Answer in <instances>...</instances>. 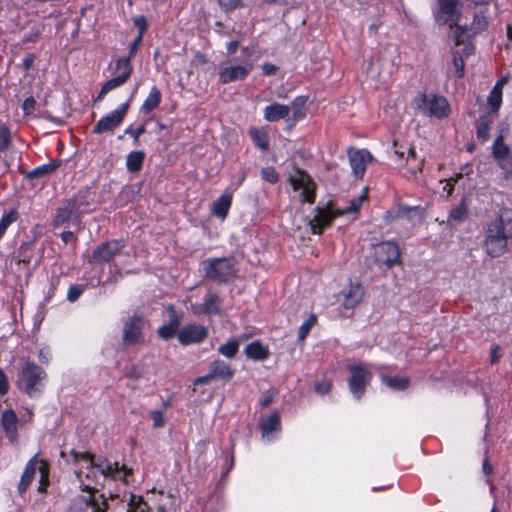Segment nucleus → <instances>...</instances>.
<instances>
[{"instance_id":"1","label":"nucleus","mask_w":512,"mask_h":512,"mask_svg":"<svg viewBox=\"0 0 512 512\" xmlns=\"http://www.w3.org/2000/svg\"><path fill=\"white\" fill-rule=\"evenodd\" d=\"M512 238V210L502 208L499 216L488 226L485 237L486 252L491 257H500L507 251Z\"/></svg>"},{"instance_id":"2","label":"nucleus","mask_w":512,"mask_h":512,"mask_svg":"<svg viewBox=\"0 0 512 512\" xmlns=\"http://www.w3.org/2000/svg\"><path fill=\"white\" fill-rule=\"evenodd\" d=\"M46 378L47 374L42 367L34 362L25 361L18 374L16 385L30 398H34L41 395Z\"/></svg>"},{"instance_id":"3","label":"nucleus","mask_w":512,"mask_h":512,"mask_svg":"<svg viewBox=\"0 0 512 512\" xmlns=\"http://www.w3.org/2000/svg\"><path fill=\"white\" fill-rule=\"evenodd\" d=\"M366 198V192H364L353 199L348 207L337 211H332L329 205L317 207L316 214L309 222L312 233L321 234L323 229L329 226L333 219L339 215L357 212Z\"/></svg>"},{"instance_id":"4","label":"nucleus","mask_w":512,"mask_h":512,"mask_svg":"<svg viewBox=\"0 0 512 512\" xmlns=\"http://www.w3.org/2000/svg\"><path fill=\"white\" fill-rule=\"evenodd\" d=\"M412 106L425 116L439 119L447 117L450 112L449 103L446 98L435 94L419 93L413 98Z\"/></svg>"},{"instance_id":"5","label":"nucleus","mask_w":512,"mask_h":512,"mask_svg":"<svg viewBox=\"0 0 512 512\" xmlns=\"http://www.w3.org/2000/svg\"><path fill=\"white\" fill-rule=\"evenodd\" d=\"M204 277L219 283H225L236 274L232 258H210L201 263Z\"/></svg>"},{"instance_id":"6","label":"nucleus","mask_w":512,"mask_h":512,"mask_svg":"<svg viewBox=\"0 0 512 512\" xmlns=\"http://www.w3.org/2000/svg\"><path fill=\"white\" fill-rule=\"evenodd\" d=\"M372 257L379 268L390 269L400 263V250L392 241H385L372 246Z\"/></svg>"},{"instance_id":"7","label":"nucleus","mask_w":512,"mask_h":512,"mask_svg":"<svg viewBox=\"0 0 512 512\" xmlns=\"http://www.w3.org/2000/svg\"><path fill=\"white\" fill-rule=\"evenodd\" d=\"M125 247L122 240H110L98 245L88 258L91 265L103 264L112 261Z\"/></svg>"},{"instance_id":"8","label":"nucleus","mask_w":512,"mask_h":512,"mask_svg":"<svg viewBox=\"0 0 512 512\" xmlns=\"http://www.w3.org/2000/svg\"><path fill=\"white\" fill-rule=\"evenodd\" d=\"M439 10L436 14V21L440 25L448 24L450 28L457 26L461 20V12L458 6L461 4L458 0H438Z\"/></svg>"},{"instance_id":"9","label":"nucleus","mask_w":512,"mask_h":512,"mask_svg":"<svg viewBox=\"0 0 512 512\" xmlns=\"http://www.w3.org/2000/svg\"><path fill=\"white\" fill-rule=\"evenodd\" d=\"M70 454L72 455L75 463L80 460H85L89 463V467L98 468L104 476H110L116 479L118 478V474L121 470L125 471L126 475L130 473L125 466L120 467L118 462H115L114 464H107L106 466H103V463H95L94 455L89 452H77L75 450H71Z\"/></svg>"},{"instance_id":"10","label":"nucleus","mask_w":512,"mask_h":512,"mask_svg":"<svg viewBox=\"0 0 512 512\" xmlns=\"http://www.w3.org/2000/svg\"><path fill=\"white\" fill-rule=\"evenodd\" d=\"M130 100L123 103L119 108L110 114L102 117L93 127V133L101 134L107 131H112L117 128L123 121L129 108Z\"/></svg>"},{"instance_id":"11","label":"nucleus","mask_w":512,"mask_h":512,"mask_svg":"<svg viewBox=\"0 0 512 512\" xmlns=\"http://www.w3.org/2000/svg\"><path fill=\"white\" fill-rule=\"evenodd\" d=\"M351 376L348 384L350 392L357 399H360L365 393L367 384L369 383L372 374L366 370L362 365L350 367Z\"/></svg>"},{"instance_id":"12","label":"nucleus","mask_w":512,"mask_h":512,"mask_svg":"<svg viewBox=\"0 0 512 512\" xmlns=\"http://www.w3.org/2000/svg\"><path fill=\"white\" fill-rule=\"evenodd\" d=\"M144 319L141 315L134 313L124 321L122 341L125 346L136 344L142 337Z\"/></svg>"},{"instance_id":"13","label":"nucleus","mask_w":512,"mask_h":512,"mask_svg":"<svg viewBox=\"0 0 512 512\" xmlns=\"http://www.w3.org/2000/svg\"><path fill=\"white\" fill-rule=\"evenodd\" d=\"M290 183L294 190L302 189L300 197L303 201L313 203L315 199L314 183L311 177L304 171L296 170L294 175L290 176Z\"/></svg>"},{"instance_id":"14","label":"nucleus","mask_w":512,"mask_h":512,"mask_svg":"<svg viewBox=\"0 0 512 512\" xmlns=\"http://www.w3.org/2000/svg\"><path fill=\"white\" fill-rule=\"evenodd\" d=\"M207 336V329L204 326L196 323L184 326L177 333L179 343L185 346L201 343L207 338Z\"/></svg>"},{"instance_id":"15","label":"nucleus","mask_w":512,"mask_h":512,"mask_svg":"<svg viewBox=\"0 0 512 512\" xmlns=\"http://www.w3.org/2000/svg\"><path fill=\"white\" fill-rule=\"evenodd\" d=\"M84 213H87V209H82L78 200L68 199L65 201L63 206L57 208L53 219V225L55 227L61 226L68 221L72 215L79 218Z\"/></svg>"},{"instance_id":"16","label":"nucleus","mask_w":512,"mask_h":512,"mask_svg":"<svg viewBox=\"0 0 512 512\" xmlns=\"http://www.w3.org/2000/svg\"><path fill=\"white\" fill-rule=\"evenodd\" d=\"M348 157L353 174L357 178H362L365 173L366 166L373 160V156L366 149L349 148Z\"/></svg>"},{"instance_id":"17","label":"nucleus","mask_w":512,"mask_h":512,"mask_svg":"<svg viewBox=\"0 0 512 512\" xmlns=\"http://www.w3.org/2000/svg\"><path fill=\"white\" fill-rule=\"evenodd\" d=\"M253 66L251 63H245L243 65H229L222 67L219 70V82L227 84L233 81L244 80L249 73L252 71Z\"/></svg>"},{"instance_id":"18","label":"nucleus","mask_w":512,"mask_h":512,"mask_svg":"<svg viewBox=\"0 0 512 512\" xmlns=\"http://www.w3.org/2000/svg\"><path fill=\"white\" fill-rule=\"evenodd\" d=\"M42 461L43 460L38 458V454H36L27 463L18 485V493L20 495H23L32 483L36 471L38 470V467L41 465Z\"/></svg>"},{"instance_id":"19","label":"nucleus","mask_w":512,"mask_h":512,"mask_svg":"<svg viewBox=\"0 0 512 512\" xmlns=\"http://www.w3.org/2000/svg\"><path fill=\"white\" fill-rule=\"evenodd\" d=\"M169 321L168 323L162 325L158 329V335L160 338L164 340L171 339L176 333H178V328L181 324V315H179L173 306H169Z\"/></svg>"},{"instance_id":"20","label":"nucleus","mask_w":512,"mask_h":512,"mask_svg":"<svg viewBox=\"0 0 512 512\" xmlns=\"http://www.w3.org/2000/svg\"><path fill=\"white\" fill-rule=\"evenodd\" d=\"M306 102L307 98L304 96H298L291 102L289 105L291 116H289L286 120L288 129L293 128L297 121L305 117Z\"/></svg>"},{"instance_id":"21","label":"nucleus","mask_w":512,"mask_h":512,"mask_svg":"<svg viewBox=\"0 0 512 512\" xmlns=\"http://www.w3.org/2000/svg\"><path fill=\"white\" fill-rule=\"evenodd\" d=\"M17 416L12 409L5 410L1 416V425L5 431L6 436L11 442L16 441L17 438Z\"/></svg>"},{"instance_id":"22","label":"nucleus","mask_w":512,"mask_h":512,"mask_svg":"<svg viewBox=\"0 0 512 512\" xmlns=\"http://www.w3.org/2000/svg\"><path fill=\"white\" fill-rule=\"evenodd\" d=\"M290 114V106L279 103L268 105L264 109V118L268 122H277L281 119H286Z\"/></svg>"},{"instance_id":"23","label":"nucleus","mask_w":512,"mask_h":512,"mask_svg":"<svg viewBox=\"0 0 512 512\" xmlns=\"http://www.w3.org/2000/svg\"><path fill=\"white\" fill-rule=\"evenodd\" d=\"M343 305L347 309L354 308L357 306L363 299L364 289L359 284H350L347 291L344 292Z\"/></svg>"},{"instance_id":"24","label":"nucleus","mask_w":512,"mask_h":512,"mask_svg":"<svg viewBox=\"0 0 512 512\" xmlns=\"http://www.w3.org/2000/svg\"><path fill=\"white\" fill-rule=\"evenodd\" d=\"M209 371L213 378H218L226 382L230 381L234 375V371L231 369L230 365L219 359L210 363Z\"/></svg>"},{"instance_id":"25","label":"nucleus","mask_w":512,"mask_h":512,"mask_svg":"<svg viewBox=\"0 0 512 512\" xmlns=\"http://www.w3.org/2000/svg\"><path fill=\"white\" fill-rule=\"evenodd\" d=\"M81 489L82 491L88 492L90 494L89 498L87 499V505L93 508L92 512H106L108 504L107 499L103 494L99 495L97 498L95 496L97 489L89 485H82Z\"/></svg>"},{"instance_id":"26","label":"nucleus","mask_w":512,"mask_h":512,"mask_svg":"<svg viewBox=\"0 0 512 512\" xmlns=\"http://www.w3.org/2000/svg\"><path fill=\"white\" fill-rule=\"evenodd\" d=\"M60 166V161L51 160L49 163L38 166L31 171L25 172L27 179H41L52 175Z\"/></svg>"},{"instance_id":"27","label":"nucleus","mask_w":512,"mask_h":512,"mask_svg":"<svg viewBox=\"0 0 512 512\" xmlns=\"http://www.w3.org/2000/svg\"><path fill=\"white\" fill-rule=\"evenodd\" d=\"M492 156L497 161L498 165L512 158L510 156V148L505 144L503 135H499L495 139L492 147Z\"/></svg>"},{"instance_id":"28","label":"nucleus","mask_w":512,"mask_h":512,"mask_svg":"<svg viewBox=\"0 0 512 512\" xmlns=\"http://www.w3.org/2000/svg\"><path fill=\"white\" fill-rule=\"evenodd\" d=\"M244 353L247 358L254 361H263L269 356V350L267 347L263 346L260 341H253L252 343H249L245 347Z\"/></svg>"},{"instance_id":"29","label":"nucleus","mask_w":512,"mask_h":512,"mask_svg":"<svg viewBox=\"0 0 512 512\" xmlns=\"http://www.w3.org/2000/svg\"><path fill=\"white\" fill-rule=\"evenodd\" d=\"M145 153L143 151H132L126 157V167L130 173H138L143 166Z\"/></svg>"},{"instance_id":"30","label":"nucleus","mask_w":512,"mask_h":512,"mask_svg":"<svg viewBox=\"0 0 512 512\" xmlns=\"http://www.w3.org/2000/svg\"><path fill=\"white\" fill-rule=\"evenodd\" d=\"M232 197L229 194L221 195L214 203H213V214L217 217L224 219L229 211L231 206Z\"/></svg>"},{"instance_id":"31","label":"nucleus","mask_w":512,"mask_h":512,"mask_svg":"<svg viewBox=\"0 0 512 512\" xmlns=\"http://www.w3.org/2000/svg\"><path fill=\"white\" fill-rule=\"evenodd\" d=\"M129 78H127V74H120L110 80H108L101 88L96 101L102 100L103 97L109 93L110 91L122 86L127 82Z\"/></svg>"},{"instance_id":"32","label":"nucleus","mask_w":512,"mask_h":512,"mask_svg":"<svg viewBox=\"0 0 512 512\" xmlns=\"http://www.w3.org/2000/svg\"><path fill=\"white\" fill-rule=\"evenodd\" d=\"M160 101L161 92L156 86H153L150 90L149 95L147 96V98L145 99L144 103L141 106V111L145 114L150 113L152 110L158 107Z\"/></svg>"},{"instance_id":"33","label":"nucleus","mask_w":512,"mask_h":512,"mask_svg":"<svg viewBox=\"0 0 512 512\" xmlns=\"http://www.w3.org/2000/svg\"><path fill=\"white\" fill-rule=\"evenodd\" d=\"M281 429L280 417L277 412L272 413L265 421L261 423L262 436H267L272 432Z\"/></svg>"},{"instance_id":"34","label":"nucleus","mask_w":512,"mask_h":512,"mask_svg":"<svg viewBox=\"0 0 512 512\" xmlns=\"http://www.w3.org/2000/svg\"><path fill=\"white\" fill-rule=\"evenodd\" d=\"M491 123L492 121L486 115L480 116L477 120L476 135L482 142H485L490 138L489 130Z\"/></svg>"},{"instance_id":"35","label":"nucleus","mask_w":512,"mask_h":512,"mask_svg":"<svg viewBox=\"0 0 512 512\" xmlns=\"http://www.w3.org/2000/svg\"><path fill=\"white\" fill-rule=\"evenodd\" d=\"M239 346L240 342L237 339H231L219 346L218 352L228 359H233L239 351Z\"/></svg>"},{"instance_id":"36","label":"nucleus","mask_w":512,"mask_h":512,"mask_svg":"<svg viewBox=\"0 0 512 512\" xmlns=\"http://www.w3.org/2000/svg\"><path fill=\"white\" fill-rule=\"evenodd\" d=\"M502 94L503 92L498 89V87H493L489 93L487 98V104L490 109V113L496 114L498 113L501 104H502Z\"/></svg>"},{"instance_id":"37","label":"nucleus","mask_w":512,"mask_h":512,"mask_svg":"<svg viewBox=\"0 0 512 512\" xmlns=\"http://www.w3.org/2000/svg\"><path fill=\"white\" fill-rule=\"evenodd\" d=\"M250 135L255 145L261 150H268L269 148V138L266 132L259 129H252L250 131Z\"/></svg>"},{"instance_id":"38","label":"nucleus","mask_w":512,"mask_h":512,"mask_svg":"<svg viewBox=\"0 0 512 512\" xmlns=\"http://www.w3.org/2000/svg\"><path fill=\"white\" fill-rule=\"evenodd\" d=\"M383 382L394 390H405L409 386L407 377H383Z\"/></svg>"},{"instance_id":"39","label":"nucleus","mask_w":512,"mask_h":512,"mask_svg":"<svg viewBox=\"0 0 512 512\" xmlns=\"http://www.w3.org/2000/svg\"><path fill=\"white\" fill-rule=\"evenodd\" d=\"M38 470L40 472V480L38 486L39 493H45L46 488L49 485V466L46 461H42L41 465H39Z\"/></svg>"},{"instance_id":"40","label":"nucleus","mask_w":512,"mask_h":512,"mask_svg":"<svg viewBox=\"0 0 512 512\" xmlns=\"http://www.w3.org/2000/svg\"><path fill=\"white\" fill-rule=\"evenodd\" d=\"M454 27L455 46L465 45L469 39L468 31L470 30V28L467 25H459V23H457V26Z\"/></svg>"},{"instance_id":"41","label":"nucleus","mask_w":512,"mask_h":512,"mask_svg":"<svg viewBox=\"0 0 512 512\" xmlns=\"http://www.w3.org/2000/svg\"><path fill=\"white\" fill-rule=\"evenodd\" d=\"M203 312L206 314H217L219 312L218 296L209 294L203 302Z\"/></svg>"},{"instance_id":"42","label":"nucleus","mask_w":512,"mask_h":512,"mask_svg":"<svg viewBox=\"0 0 512 512\" xmlns=\"http://www.w3.org/2000/svg\"><path fill=\"white\" fill-rule=\"evenodd\" d=\"M452 62L457 77L462 78L464 76L465 63L463 56L459 51H454L452 53Z\"/></svg>"},{"instance_id":"43","label":"nucleus","mask_w":512,"mask_h":512,"mask_svg":"<svg viewBox=\"0 0 512 512\" xmlns=\"http://www.w3.org/2000/svg\"><path fill=\"white\" fill-rule=\"evenodd\" d=\"M316 316L310 315L308 319L300 326L298 331V339L299 341H304L307 335L309 334L311 328L316 323Z\"/></svg>"},{"instance_id":"44","label":"nucleus","mask_w":512,"mask_h":512,"mask_svg":"<svg viewBox=\"0 0 512 512\" xmlns=\"http://www.w3.org/2000/svg\"><path fill=\"white\" fill-rule=\"evenodd\" d=\"M488 25V21L486 16L483 14H475L473 17V22L471 24L470 30L473 31V34H477L483 31Z\"/></svg>"},{"instance_id":"45","label":"nucleus","mask_w":512,"mask_h":512,"mask_svg":"<svg viewBox=\"0 0 512 512\" xmlns=\"http://www.w3.org/2000/svg\"><path fill=\"white\" fill-rule=\"evenodd\" d=\"M468 209L465 205V201L463 200L459 206L451 210L450 212V218L455 221H463L467 215Z\"/></svg>"},{"instance_id":"46","label":"nucleus","mask_w":512,"mask_h":512,"mask_svg":"<svg viewBox=\"0 0 512 512\" xmlns=\"http://www.w3.org/2000/svg\"><path fill=\"white\" fill-rule=\"evenodd\" d=\"M130 57H123L116 61V70H123L121 74H127V78H130L133 71V67L130 63Z\"/></svg>"},{"instance_id":"47","label":"nucleus","mask_w":512,"mask_h":512,"mask_svg":"<svg viewBox=\"0 0 512 512\" xmlns=\"http://www.w3.org/2000/svg\"><path fill=\"white\" fill-rule=\"evenodd\" d=\"M11 143V134L9 129L1 124L0 125V151H5Z\"/></svg>"},{"instance_id":"48","label":"nucleus","mask_w":512,"mask_h":512,"mask_svg":"<svg viewBox=\"0 0 512 512\" xmlns=\"http://www.w3.org/2000/svg\"><path fill=\"white\" fill-rule=\"evenodd\" d=\"M261 176L265 181H267L271 184H275L279 180V175L273 167L263 168L261 170Z\"/></svg>"},{"instance_id":"49","label":"nucleus","mask_w":512,"mask_h":512,"mask_svg":"<svg viewBox=\"0 0 512 512\" xmlns=\"http://www.w3.org/2000/svg\"><path fill=\"white\" fill-rule=\"evenodd\" d=\"M243 0H217L219 6L224 12H231L242 6Z\"/></svg>"},{"instance_id":"50","label":"nucleus","mask_w":512,"mask_h":512,"mask_svg":"<svg viewBox=\"0 0 512 512\" xmlns=\"http://www.w3.org/2000/svg\"><path fill=\"white\" fill-rule=\"evenodd\" d=\"M18 217V212L15 209H12L9 213L2 216L0 219V226H2L4 229H7L11 223L18 219Z\"/></svg>"},{"instance_id":"51","label":"nucleus","mask_w":512,"mask_h":512,"mask_svg":"<svg viewBox=\"0 0 512 512\" xmlns=\"http://www.w3.org/2000/svg\"><path fill=\"white\" fill-rule=\"evenodd\" d=\"M146 132L145 126L142 125L138 127L137 129H134L132 126L126 128L125 134L130 135L133 137V141L135 145L139 144V138L142 134Z\"/></svg>"},{"instance_id":"52","label":"nucleus","mask_w":512,"mask_h":512,"mask_svg":"<svg viewBox=\"0 0 512 512\" xmlns=\"http://www.w3.org/2000/svg\"><path fill=\"white\" fill-rule=\"evenodd\" d=\"M150 417L153 420L154 428H161L165 425V419L163 412L160 410H154L150 412Z\"/></svg>"},{"instance_id":"53","label":"nucleus","mask_w":512,"mask_h":512,"mask_svg":"<svg viewBox=\"0 0 512 512\" xmlns=\"http://www.w3.org/2000/svg\"><path fill=\"white\" fill-rule=\"evenodd\" d=\"M89 194V191L88 189L86 190H81L77 193V195L75 197H72L71 199H75V200H78V203L81 204V208L82 209H87V213L90 211V208H89V202L87 200V195Z\"/></svg>"},{"instance_id":"54","label":"nucleus","mask_w":512,"mask_h":512,"mask_svg":"<svg viewBox=\"0 0 512 512\" xmlns=\"http://www.w3.org/2000/svg\"><path fill=\"white\" fill-rule=\"evenodd\" d=\"M504 173V179L512 182V158L498 165Z\"/></svg>"},{"instance_id":"55","label":"nucleus","mask_w":512,"mask_h":512,"mask_svg":"<svg viewBox=\"0 0 512 512\" xmlns=\"http://www.w3.org/2000/svg\"><path fill=\"white\" fill-rule=\"evenodd\" d=\"M83 289L79 285H71L67 293V299L70 302L76 301L82 294Z\"/></svg>"},{"instance_id":"56","label":"nucleus","mask_w":512,"mask_h":512,"mask_svg":"<svg viewBox=\"0 0 512 512\" xmlns=\"http://www.w3.org/2000/svg\"><path fill=\"white\" fill-rule=\"evenodd\" d=\"M35 106H36V100L34 99V97H32V96L27 97L22 104V109H23L24 114L25 115L32 114L33 111L35 110Z\"/></svg>"},{"instance_id":"57","label":"nucleus","mask_w":512,"mask_h":512,"mask_svg":"<svg viewBox=\"0 0 512 512\" xmlns=\"http://www.w3.org/2000/svg\"><path fill=\"white\" fill-rule=\"evenodd\" d=\"M134 25L138 28L139 33L138 35H141L143 37L146 28H147V22L144 16H139L134 19Z\"/></svg>"},{"instance_id":"58","label":"nucleus","mask_w":512,"mask_h":512,"mask_svg":"<svg viewBox=\"0 0 512 512\" xmlns=\"http://www.w3.org/2000/svg\"><path fill=\"white\" fill-rule=\"evenodd\" d=\"M9 390L8 378L4 371L0 369V395H5Z\"/></svg>"},{"instance_id":"59","label":"nucleus","mask_w":512,"mask_h":512,"mask_svg":"<svg viewBox=\"0 0 512 512\" xmlns=\"http://www.w3.org/2000/svg\"><path fill=\"white\" fill-rule=\"evenodd\" d=\"M142 40H143V37L141 35H137V37L134 39V41L130 45L128 57H130L131 59L134 57L139 46L142 43Z\"/></svg>"},{"instance_id":"60","label":"nucleus","mask_w":512,"mask_h":512,"mask_svg":"<svg viewBox=\"0 0 512 512\" xmlns=\"http://www.w3.org/2000/svg\"><path fill=\"white\" fill-rule=\"evenodd\" d=\"M145 501L142 496L132 495L129 502V512H134V510L138 509V507L143 504Z\"/></svg>"},{"instance_id":"61","label":"nucleus","mask_w":512,"mask_h":512,"mask_svg":"<svg viewBox=\"0 0 512 512\" xmlns=\"http://www.w3.org/2000/svg\"><path fill=\"white\" fill-rule=\"evenodd\" d=\"M331 389V382L324 381L315 385V391L321 395L327 394Z\"/></svg>"},{"instance_id":"62","label":"nucleus","mask_w":512,"mask_h":512,"mask_svg":"<svg viewBox=\"0 0 512 512\" xmlns=\"http://www.w3.org/2000/svg\"><path fill=\"white\" fill-rule=\"evenodd\" d=\"M424 164V159H420L417 164H414V161H410L408 165V169L412 174H417L418 172L422 171V167Z\"/></svg>"},{"instance_id":"63","label":"nucleus","mask_w":512,"mask_h":512,"mask_svg":"<svg viewBox=\"0 0 512 512\" xmlns=\"http://www.w3.org/2000/svg\"><path fill=\"white\" fill-rule=\"evenodd\" d=\"M411 212H420L419 206H406L402 205L399 207V213L408 216Z\"/></svg>"},{"instance_id":"64","label":"nucleus","mask_w":512,"mask_h":512,"mask_svg":"<svg viewBox=\"0 0 512 512\" xmlns=\"http://www.w3.org/2000/svg\"><path fill=\"white\" fill-rule=\"evenodd\" d=\"M214 379L213 376H211V373L209 372L207 375H204V376H200V377H197L195 380H194V384L195 385H203V384H208L211 382V380Z\"/></svg>"}]
</instances>
